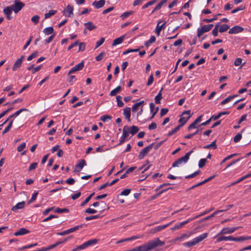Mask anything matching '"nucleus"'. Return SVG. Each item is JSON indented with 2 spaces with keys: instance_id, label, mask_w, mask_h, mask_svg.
Instances as JSON below:
<instances>
[{
  "instance_id": "obj_63",
  "label": "nucleus",
  "mask_w": 251,
  "mask_h": 251,
  "mask_svg": "<svg viewBox=\"0 0 251 251\" xmlns=\"http://www.w3.org/2000/svg\"><path fill=\"white\" fill-rule=\"evenodd\" d=\"M168 112V109L166 108H163L161 109L160 116L163 117Z\"/></svg>"
},
{
  "instance_id": "obj_1",
  "label": "nucleus",
  "mask_w": 251,
  "mask_h": 251,
  "mask_svg": "<svg viewBox=\"0 0 251 251\" xmlns=\"http://www.w3.org/2000/svg\"><path fill=\"white\" fill-rule=\"evenodd\" d=\"M164 245V241H161L158 238H156L142 245L134 248V250L135 251H151L158 247H162Z\"/></svg>"
},
{
  "instance_id": "obj_41",
  "label": "nucleus",
  "mask_w": 251,
  "mask_h": 251,
  "mask_svg": "<svg viewBox=\"0 0 251 251\" xmlns=\"http://www.w3.org/2000/svg\"><path fill=\"white\" fill-rule=\"evenodd\" d=\"M234 98V96H229L225 100H224L221 102V105H223L226 103L229 102L231 100Z\"/></svg>"
},
{
  "instance_id": "obj_18",
  "label": "nucleus",
  "mask_w": 251,
  "mask_h": 251,
  "mask_svg": "<svg viewBox=\"0 0 251 251\" xmlns=\"http://www.w3.org/2000/svg\"><path fill=\"white\" fill-rule=\"evenodd\" d=\"M30 232L29 230L25 228H21L19 230L17 231V236L23 235Z\"/></svg>"
},
{
  "instance_id": "obj_51",
  "label": "nucleus",
  "mask_w": 251,
  "mask_h": 251,
  "mask_svg": "<svg viewBox=\"0 0 251 251\" xmlns=\"http://www.w3.org/2000/svg\"><path fill=\"white\" fill-rule=\"evenodd\" d=\"M40 17L38 15H35L33 16L31 18V21L34 23V24H37L39 23Z\"/></svg>"
},
{
  "instance_id": "obj_12",
  "label": "nucleus",
  "mask_w": 251,
  "mask_h": 251,
  "mask_svg": "<svg viewBox=\"0 0 251 251\" xmlns=\"http://www.w3.org/2000/svg\"><path fill=\"white\" fill-rule=\"evenodd\" d=\"M171 223H172V222H171V223H170L169 224H167L166 225H162V226H156L155 227H154L153 228H152L150 230V233H151V234H154L155 233H156L157 232L160 231L161 230H162V229L166 228L167 227H168Z\"/></svg>"
},
{
  "instance_id": "obj_55",
  "label": "nucleus",
  "mask_w": 251,
  "mask_h": 251,
  "mask_svg": "<svg viewBox=\"0 0 251 251\" xmlns=\"http://www.w3.org/2000/svg\"><path fill=\"white\" fill-rule=\"evenodd\" d=\"M150 107L151 109V112L152 113V116L150 118V119H152L154 118L155 115H154V113L153 112V109L155 108V105L153 102H151L150 104Z\"/></svg>"
},
{
  "instance_id": "obj_31",
  "label": "nucleus",
  "mask_w": 251,
  "mask_h": 251,
  "mask_svg": "<svg viewBox=\"0 0 251 251\" xmlns=\"http://www.w3.org/2000/svg\"><path fill=\"white\" fill-rule=\"evenodd\" d=\"M139 129L137 126H132L130 127L129 133L133 135L136 134L139 131Z\"/></svg>"
},
{
  "instance_id": "obj_6",
  "label": "nucleus",
  "mask_w": 251,
  "mask_h": 251,
  "mask_svg": "<svg viewBox=\"0 0 251 251\" xmlns=\"http://www.w3.org/2000/svg\"><path fill=\"white\" fill-rule=\"evenodd\" d=\"M213 27V24H209L204 25L201 27V28H199L197 31L198 37H200L204 33L210 31Z\"/></svg>"
},
{
  "instance_id": "obj_7",
  "label": "nucleus",
  "mask_w": 251,
  "mask_h": 251,
  "mask_svg": "<svg viewBox=\"0 0 251 251\" xmlns=\"http://www.w3.org/2000/svg\"><path fill=\"white\" fill-rule=\"evenodd\" d=\"M154 143H152L150 145L148 146L146 148H144L140 152L138 155V158L140 159H143L145 155L150 151L152 148Z\"/></svg>"
},
{
  "instance_id": "obj_17",
  "label": "nucleus",
  "mask_w": 251,
  "mask_h": 251,
  "mask_svg": "<svg viewBox=\"0 0 251 251\" xmlns=\"http://www.w3.org/2000/svg\"><path fill=\"white\" fill-rule=\"evenodd\" d=\"M73 10H74V7L73 6H70L68 5L63 10V12L64 13V15H65V12H68L69 14L67 15V17H71V15L73 14ZM65 16H67L66 15H65Z\"/></svg>"
},
{
  "instance_id": "obj_25",
  "label": "nucleus",
  "mask_w": 251,
  "mask_h": 251,
  "mask_svg": "<svg viewBox=\"0 0 251 251\" xmlns=\"http://www.w3.org/2000/svg\"><path fill=\"white\" fill-rule=\"evenodd\" d=\"M122 90V87L120 86H118L114 89L112 90L110 93V95L111 96H114L116 95L117 94L119 93Z\"/></svg>"
},
{
  "instance_id": "obj_5",
  "label": "nucleus",
  "mask_w": 251,
  "mask_h": 251,
  "mask_svg": "<svg viewBox=\"0 0 251 251\" xmlns=\"http://www.w3.org/2000/svg\"><path fill=\"white\" fill-rule=\"evenodd\" d=\"M13 11L16 13V0L14 1L13 4L11 6L5 7L3 10V12L8 20H11L12 19L11 15Z\"/></svg>"
},
{
  "instance_id": "obj_48",
  "label": "nucleus",
  "mask_w": 251,
  "mask_h": 251,
  "mask_svg": "<svg viewBox=\"0 0 251 251\" xmlns=\"http://www.w3.org/2000/svg\"><path fill=\"white\" fill-rule=\"evenodd\" d=\"M198 123L195 121L194 122H193L191 124H190L188 127V130L189 131L190 129L192 128H197L199 126H197ZM199 126H200L199 125Z\"/></svg>"
},
{
  "instance_id": "obj_38",
  "label": "nucleus",
  "mask_w": 251,
  "mask_h": 251,
  "mask_svg": "<svg viewBox=\"0 0 251 251\" xmlns=\"http://www.w3.org/2000/svg\"><path fill=\"white\" fill-rule=\"evenodd\" d=\"M121 99H122V97H121L120 96H116V100L117 102V105L119 107H123L124 104L123 102L121 100Z\"/></svg>"
},
{
  "instance_id": "obj_9",
  "label": "nucleus",
  "mask_w": 251,
  "mask_h": 251,
  "mask_svg": "<svg viewBox=\"0 0 251 251\" xmlns=\"http://www.w3.org/2000/svg\"><path fill=\"white\" fill-rule=\"evenodd\" d=\"M84 66V62L82 61L77 65H75V67L72 68L71 70L68 72V75H70L71 74L80 70H81Z\"/></svg>"
},
{
  "instance_id": "obj_56",
  "label": "nucleus",
  "mask_w": 251,
  "mask_h": 251,
  "mask_svg": "<svg viewBox=\"0 0 251 251\" xmlns=\"http://www.w3.org/2000/svg\"><path fill=\"white\" fill-rule=\"evenodd\" d=\"M38 54V51H36L33 52L30 55H29L27 57V60L28 61H30V60H32L33 58H35L37 56Z\"/></svg>"
},
{
  "instance_id": "obj_21",
  "label": "nucleus",
  "mask_w": 251,
  "mask_h": 251,
  "mask_svg": "<svg viewBox=\"0 0 251 251\" xmlns=\"http://www.w3.org/2000/svg\"><path fill=\"white\" fill-rule=\"evenodd\" d=\"M163 90V88L162 87L159 92L157 94V96L155 97V102L157 104H159L160 103V100L162 99V91Z\"/></svg>"
},
{
  "instance_id": "obj_23",
  "label": "nucleus",
  "mask_w": 251,
  "mask_h": 251,
  "mask_svg": "<svg viewBox=\"0 0 251 251\" xmlns=\"http://www.w3.org/2000/svg\"><path fill=\"white\" fill-rule=\"evenodd\" d=\"M222 241H232V236H222L218 237L217 239V242H220Z\"/></svg>"
},
{
  "instance_id": "obj_53",
  "label": "nucleus",
  "mask_w": 251,
  "mask_h": 251,
  "mask_svg": "<svg viewBox=\"0 0 251 251\" xmlns=\"http://www.w3.org/2000/svg\"><path fill=\"white\" fill-rule=\"evenodd\" d=\"M130 108L129 107H126L124 109L123 114L125 116H128V115H130Z\"/></svg>"
},
{
  "instance_id": "obj_49",
  "label": "nucleus",
  "mask_w": 251,
  "mask_h": 251,
  "mask_svg": "<svg viewBox=\"0 0 251 251\" xmlns=\"http://www.w3.org/2000/svg\"><path fill=\"white\" fill-rule=\"evenodd\" d=\"M180 126H177L174 129H173L172 130H171L170 132H169L168 133V135L169 136H172L173 135V134H174L180 128Z\"/></svg>"
},
{
  "instance_id": "obj_52",
  "label": "nucleus",
  "mask_w": 251,
  "mask_h": 251,
  "mask_svg": "<svg viewBox=\"0 0 251 251\" xmlns=\"http://www.w3.org/2000/svg\"><path fill=\"white\" fill-rule=\"evenodd\" d=\"M25 146L26 143L25 142H23L17 147V150L19 152H21L25 148Z\"/></svg>"
},
{
  "instance_id": "obj_42",
  "label": "nucleus",
  "mask_w": 251,
  "mask_h": 251,
  "mask_svg": "<svg viewBox=\"0 0 251 251\" xmlns=\"http://www.w3.org/2000/svg\"><path fill=\"white\" fill-rule=\"evenodd\" d=\"M157 1V0H152L147 3H146L145 5H144L142 7V9H146L147 7H148L149 6H151L153 5Z\"/></svg>"
},
{
  "instance_id": "obj_15",
  "label": "nucleus",
  "mask_w": 251,
  "mask_h": 251,
  "mask_svg": "<svg viewBox=\"0 0 251 251\" xmlns=\"http://www.w3.org/2000/svg\"><path fill=\"white\" fill-rule=\"evenodd\" d=\"M192 152H193V151L191 150L190 151H189V152L186 153L184 156L181 157V158H179V160H180V161L182 162H182H184V163L187 162V161L189 160V157Z\"/></svg>"
},
{
  "instance_id": "obj_8",
  "label": "nucleus",
  "mask_w": 251,
  "mask_h": 251,
  "mask_svg": "<svg viewBox=\"0 0 251 251\" xmlns=\"http://www.w3.org/2000/svg\"><path fill=\"white\" fill-rule=\"evenodd\" d=\"M86 165V162L84 159H80L78 161V163L75 165V170L74 172H79Z\"/></svg>"
},
{
  "instance_id": "obj_20",
  "label": "nucleus",
  "mask_w": 251,
  "mask_h": 251,
  "mask_svg": "<svg viewBox=\"0 0 251 251\" xmlns=\"http://www.w3.org/2000/svg\"><path fill=\"white\" fill-rule=\"evenodd\" d=\"M230 112L229 111L221 112L218 113L217 115H212V118H213V120L215 121L220 118L222 115H227Z\"/></svg>"
},
{
  "instance_id": "obj_39",
  "label": "nucleus",
  "mask_w": 251,
  "mask_h": 251,
  "mask_svg": "<svg viewBox=\"0 0 251 251\" xmlns=\"http://www.w3.org/2000/svg\"><path fill=\"white\" fill-rule=\"evenodd\" d=\"M56 12V10H50L48 13H47L45 14V18L48 19L50 17L55 15Z\"/></svg>"
},
{
  "instance_id": "obj_30",
  "label": "nucleus",
  "mask_w": 251,
  "mask_h": 251,
  "mask_svg": "<svg viewBox=\"0 0 251 251\" xmlns=\"http://www.w3.org/2000/svg\"><path fill=\"white\" fill-rule=\"evenodd\" d=\"M95 193H93L91 194L81 204V206H84L85 204H86L91 200L92 197L94 195Z\"/></svg>"
},
{
  "instance_id": "obj_11",
  "label": "nucleus",
  "mask_w": 251,
  "mask_h": 251,
  "mask_svg": "<svg viewBox=\"0 0 251 251\" xmlns=\"http://www.w3.org/2000/svg\"><path fill=\"white\" fill-rule=\"evenodd\" d=\"M238 227H226L223 228L219 234H230L234 232L235 230L238 229Z\"/></svg>"
},
{
  "instance_id": "obj_10",
  "label": "nucleus",
  "mask_w": 251,
  "mask_h": 251,
  "mask_svg": "<svg viewBox=\"0 0 251 251\" xmlns=\"http://www.w3.org/2000/svg\"><path fill=\"white\" fill-rule=\"evenodd\" d=\"M244 28L239 25H235L231 28L228 31V33L230 34H237L243 31Z\"/></svg>"
},
{
  "instance_id": "obj_4",
  "label": "nucleus",
  "mask_w": 251,
  "mask_h": 251,
  "mask_svg": "<svg viewBox=\"0 0 251 251\" xmlns=\"http://www.w3.org/2000/svg\"><path fill=\"white\" fill-rule=\"evenodd\" d=\"M29 110L26 108H22L17 111V117H18V119L20 120H27L29 117Z\"/></svg>"
},
{
  "instance_id": "obj_24",
  "label": "nucleus",
  "mask_w": 251,
  "mask_h": 251,
  "mask_svg": "<svg viewBox=\"0 0 251 251\" xmlns=\"http://www.w3.org/2000/svg\"><path fill=\"white\" fill-rule=\"evenodd\" d=\"M84 225L82 224V225H78V226H75L72 228H71L70 229H67L68 230V232L69 233V234L72 233V232H75V231H76L77 230L80 229V228H82L83 226H84Z\"/></svg>"
},
{
  "instance_id": "obj_26",
  "label": "nucleus",
  "mask_w": 251,
  "mask_h": 251,
  "mask_svg": "<svg viewBox=\"0 0 251 251\" xmlns=\"http://www.w3.org/2000/svg\"><path fill=\"white\" fill-rule=\"evenodd\" d=\"M161 23V22H159L156 27V33L158 35H159L160 31L162 30V29L164 28L165 25L166 24V23L165 22L163 23L162 25H159V24Z\"/></svg>"
},
{
  "instance_id": "obj_19",
  "label": "nucleus",
  "mask_w": 251,
  "mask_h": 251,
  "mask_svg": "<svg viewBox=\"0 0 251 251\" xmlns=\"http://www.w3.org/2000/svg\"><path fill=\"white\" fill-rule=\"evenodd\" d=\"M191 235L190 233H186L181 234L179 237H177L176 238V241H182L184 239L188 238Z\"/></svg>"
},
{
  "instance_id": "obj_28",
  "label": "nucleus",
  "mask_w": 251,
  "mask_h": 251,
  "mask_svg": "<svg viewBox=\"0 0 251 251\" xmlns=\"http://www.w3.org/2000/svg\"><path fill=\"white\" fill-rule=\"evenodd\" d=\"M53 30H54L52 26H50V27L45 28L43 30V32L46 35H50L53 33Z\"/></svg>"
},
{
  "instance_id": "obj_64",
  "label": "nucleus",
  "mask_w": 251,
  "mask_h": 251,
  "mask_svg": "<svg viewBox=\"0 0 251 251\" xmlns=\"http://www.w3.org/2000/svg\"><path fill=\"white\" fill-rule=\"evenodd\" d=\"M105 54V53L104 52H101L99 55L96 57V60L97 61H100L102 59L103 56Z\"/></svg>"
},
{
  "instance_id": "obj_35",
  "label": "nucleus",
  "mask_w": 251,
  "mask_h": 251,
  "mask_svg": "<svg viewBox=\"0 0 251 251\" xmlns=\"http://www.w3.org/2000/svg\"><path fill=\"white\" fill-rule=\"evenodd\" d=\"M216 140L214 141L210 144H209V145L204 146L203 148L204 149H209L210 148H213L214 149H217V147L216 144Z\"/></svg>"
},
{
  "instance_id": "obj_45",
  "label": "nucleus",
  "mask_w": 251,
  "mask_h": 251,
  "mask_svg": "<svg viewBox=\"0 0 251 251\" xmlns=\"http://www.w3.org/2000/svg\"><path fill=\"white\" fill-rule=\"evenodd\" d=\"M237 155V153H234V154H230V155L227 156V157H226L225 158H224L223 160V161L221 163V165L223 164L224 163L226 162L227 160L232 158V157L236 156Z\"/></svg>"
},
{
  "instance_id": "obj_3",
  "label": "nucleus",
  "mask_w": 251,
  "mask_h": 251,
  "mask_svg": "<svg viewBox=\"0 0 251 251\" xmlns=\"http://www.w3.org/2000/svg\"><path fill=\"white\" fill-rule=\"evenodd\" d=\"M97 241H98L97 239H92V240H89V241L84 243L82 245L78 246L76 248L73 249L72 250V251H78L85 249V248H86L87 247H88L89 246H91L92 245H93L96 244Z\"/></svg>"
},
{
  "instance_id": "obj_47",
  "label": "nucleus",
  "mask_w": 251,
  "mask_h": 251,
  "mask_svg": "<svg viewBox=\"0 0 251 251\" xmlns=\"http://www.w3.org/2000/svg\"><path fill=\"white\" fill-rule=\"evenodd\" d=\"M242 138V134L241 133H238L236 134L235 136L233 138V141L235 143L238 142Z\"/></svg>"
},
{
  "instance_id": "obj_13",
  "label": "nucleus",
  "mask_w": 251,
  "mask_h": 251,
  "mask_svg": "<svg viewBox=\"0 0 251 251\" xmlns=\"http://www.w3.org/2000/svg\"><path fill=\"white\" fill-rule=\"evenodd\" d=\"M105 4L104 0H100L99 1H94L92 3V5L94 6L95 8L99 9L102 7Z\"/></svg>"
},
{
  "instance_id": "obj_40",
  "label": "nucleus",
  "mask_w": 251,
  "mask_h": 251,
  "mask_svg": "<svg viewBox=\"0 0 251 251\" xmlns=\"http://www.w3.org/2000/svg\"><path fill=\"white\" fill-rule=\"evenodd\" d=\"M38 192H36L33 194L30 200L28 201L27 204H29L34 201L37 199Z\"/></svg>"
},
{
  "instance_id": "obj_60",
  "label": "nucleus",
  "mask_w": 251,
  "mask_h": 251,
  "mask_svg": "<svg viewBox=\"0 0 251 251\" xmlns=\"http://www.w3.org/2000/svg\"><path fill=\"white\" fill-rule=\"evenodd\" d=\"M131 189H126L124 190L121 192L120 195H124V196H127L130 192Z\"/></svg>"
},
{
  "instance_id": "obj_36",
  "label": "nucleus",
  "mask_w": 251,
  "mask_h": 251,
  "mask_svg": "<svg viewBox=\"0 0 251 251\" xmlns=\"http://www.w3.org/2000/svg\"><path fill=\"white\" fill-rule=\"evenodd\" d=\"M127 129L128 127L126 126H125L123 129L122 136L124 137V138H126L129 135V132L127 131Z\"/></svg>"
},
{
  "instance_id": "obj_2",
  "label": "nucleus",
  "mask_w": 251,
  "mask_h": 251,
  "mask_svg": "<svg viewBox=\"0 0 251 251\" xmlns=\"http://www.w3.org/2000/svg\"><path fill=\"white\" fill-rule=\"evenodd\" d=\"M207 235L208 234L207 233H204L194 238L192 241L184 243L183 245L185 247H191L203 240L207 237Z\"/></svg>"
},
{
  "instance_id": "obj_54",
  "label": "nucleus",
  "mask_w": 251,
  "mask_h": 251,
  "mask_svg": "<svg viewBox=\"0 0 251 251\" xmlns=\"http://www.w3.org/2000/svg\"><path fill=\"white\" fill-rule=\"evenodd\" d=\"M111 118H112L111 116H109V115H104L101 116L100 119L102 122H105L108 120H111Z\"/></svg>"
},
{
  "instance_id": "obj_27",
  "label": "nucleus",
  "mask_w": 251,
  "mask_h": 251,
  "mask_svg": "<svg viewBox=\"0 0 251 251\" xmlns=\"http://www.w3.org/2000/svg\"><path fill=\"white\" fill-rule=\"evenodd\" d=\"M25 4L19 0H17V13L20 11L24 6Z\"/></svg>"
},
{
  "instance_id": "obj_44",
  "label": "nucleus",
  "mask_w": 251,
  "mask_h": 251,
  "mask_svg": "<svg viewBox=\"0 0 251 251\" xmlns=\"http://www.w3.org/2000/svg\"><path fill=\"white\" fill-rule=\"evenodd\" d=\"M55 212L56 213H62L63 212L68 213L69 212V210L68 208H60L58 207L55 209Z\"/></svg>"
},
{
  "instance_id": "obj_37",
  "label": "nucleus",
  "mask_w": 251,
  "mask_h": 251,
  "mask_svg": "<svg viewBox=\"0 0 251 251\" xmlns=\"http://www.w3.org/2000/svg\"><path fill=\"white\" fill-rule=\"evenodd\" d=\"M133 13V11H129L124 12L121 16V18L124 20L126 19V18L128 17L130 15H132Z\"/></svg>"
},
{
  "instance_id": "obj_33",
  "label": "nucleus",
  "mask_w": 251,
  "mask_h": 251,
  "mask_svg": "<svg viewBox=\"0 0 251 251\" xmlns=\"http://www.w3.org/2000/svg\"><path fill=\"white\" fill-rule=\"evenodd\" d=\"M229 28V26L226 24H224L221 26L219 29V31L221 33L224 32L227 30Z\"/></svg>"
},
{
  "instance_id": "obj_50",
  "label": "nucleus",
  "mask_w": 251,
  "mask_h": 251,
  "mask_svg": "<svg viewBox=\"0 0 251 251\" xmlns=\"http://www.w3.org/2000/svg\"><path fill=\"white\" fill-rule=\"evenodd\" d=\"M245 8V6L241 5L239 7L236 8V9H233L231 11V13L232 14L235 13L239 11H241L244 10Z\"/></svg>"
},
{
  "instance_id": "obj_14",
  "label": "nucleus",
  "mask_w": 251,
  "mask_h": 251,
  "mask_svg": "<svg viewBox=\"0 0 251 251\" xmlns=\"http://www.w3.org/2000/svg\"><path fill=\"white\" fill-rule=\"evenodd\" d=\"M192 152H193V151L191 150L190 151H189V152L186 153L184 156L181 157V158H179V160H180V161L182 162H182H184V163L187 162V161L189 160V157Z\"/></svg>"
},
{
  "instance_id": "obj_46",
  "label": "nucleus",
  "mask_w": 251,
  "mask_h": 251,
  "mask_svg": "<svg viewBox=\"0 0 251 251\" xmlns=\"http://www.w3.org/2000/svg\"><path fill=\"white\" fill-rule=\"evenodd\" d=\"M206 162L207 160L206 158L201 159L199 162V167L200 168L203 167L205 165Z\"/></svg>"
},
{
  "instance_id": "obj_58",
  "label": "nucleus",
  "mask_w": 251,
  "mask_h": 251,
  "mask_svg": "<svg viewBox=\"0 0 251 251\" xmlns=\"http://www.w3.org/2000/svg\"><path fill=\"white\" fill-rule=\"evenodd\" d=\"M37 166H38V163H36V162L32 163L28 168V171H31L32 170L36 169L37 168Z\"/></svg>"
},
{
  "instance_id": "obj_16",
  "label": "nucleus",
  "mask_w": 251,
  "mask_h": 251,
  "mask_svg": "<svg viewBox=\"0 0 251 251\" xmlns=\"http://www.w3.org/2000/svg\"><path fill=\"white\" fill-rule=\"evenodd\" d=\"M125 35H123L114 40L112 44V46H115L122 43L125 39Z\"/></svg>"
},
{
  "instance_id": "obj_22",
  "label": "nucleus",
  "mask_w": 251,
  "mask_h": 251,
  "mask_svg": "<svg viewBox=\"0 0 251 251\" xmlns=\"http://www.w3.org/2000/svg\"><path fill=\"white\" fill-rule=\"evenodd\" d=\"M84 25L86 26V29L90 31H91L96 28V26L93 25L92 22H88L84 24Z\"/></svg>"
},
{
  "instance_id": "obj_57",
  "label": "nucleus",
  "mask_w": 251,
  "mask_h": 251,
  "mask_svg": "<svg viewBox=\"0 0 251 251\" xmlns=\"http://www.w3.org/2000/svg\"><path fill=\"white\" fill-rule=\"evenodd\" d=\"M100 217V216L99 215H93V216H90L86 217L85 218V220L86 221H90V220H94V219L99 218Z\"/></svg>"
},
{
  "instance_id": "obj_29",
  "label": "nucleus",
  "mask_w": 251,
  "mask_h": 251,
  "mask_svg": "<svg viewBox=\"0 0 251 251\" xmlns=\"http://www.w3.org/2000/svg\"><path fill=\"white\" fill-rule=\"evenodd\" d=\"M189 119H188V118H186L184 117H180L178 121L179 123H180V125L178 126H180V127H181L185 124V123Z\"/></svg>"
},
{
  "instance_id": "obj_34",
  "label": "nucleus",
  "mask_w": 251,
  "mask_h": 251,
  "mask_svg": "<svg viewBox=\"0 0 251 251\" xmlns=\"http://www.w3.org/2000/svg\"><path fill=\"white\" fill-rule=\"evenodd\" d=\"M246 240V237L244 236H239L234 237L232 236V241L235 242H242Z\"/></svg>"
},
{
  "instance_id": "obj_59",
  "label": "nucleus",
  "mask_w": 251,
  "mask_h": 251,
  "mask_svg": "<svg viewBox=\"0 0 251 251\" xmlns=\"http://www.w3.org/2000/svg\"><path fill=\"white\" fill-rule=\"evenodd\" d=\"M97 212V210L94 209H92L91 208H88L85 210V213L88 214H95Z\"/></svg>"
},
{
  "instance_id": "obj_62",
  "label": "nucleus",
  "mask_w": 251,
  "mask_h": 251,
  "mask_svg": "<svg viewBox=\"0 0 251 251\" xmlns=\"http://www.w3.org/2000/svg\"><path fill=\"white\" fill-rule=\"evenodd\" d=\"M55 247H54V245L52 244V245H51L49 246L48 247L42 248L40 249V251H47L52 249H53Z\"/></svg>"
},
{
  "instance_id": "obj_32",
  "label": "nucleus",
  "mask_w": 251,
  "mask_h": 251,
  "mask_svg": "<svg viewBox=\"0 0 251 251\" xmlns=\"http://www.w3.org/2000/svg\"><path fill=\"white\" fill-rule=\"evenodd\" d=\"M219 26H220V23H218L215 25V27L214 28V29H213V30L212 31V33L214 37H216L218 36V31H219L218 28H219Z\"/></svg>"
},
{
  "instance_id": "obj_43",
  "label": "nucleus",
  "mask_w": 251,
  "mask_h": 251,
  "mask_svg": "<svg viewBox=\"0 0 251 251\" xmlns=\"http://www.w3.org/2000/svg\"><path fill=\"white\" fill-rule=\"evenodd\" d=\"M202 129H197L196 130V131L194 133H191V134H188L187 135H185L184 136V138H186V139H191L192 138L194 135H195L196 134H198V133H199L200 131H201V130Z\"/></svg>"
},
{
  "instance_id": "obj_61",
  "label": "nucleus",
  "mask_w": 251,
  "mask_h": 251,
  "mask_svg": "<svg viewBox=\"0 0 251 251\" xmlns=\"http://www.w3.org/2000/svg\"><path fill=\"white\" fill-rule=\"evenodd\" d=\"M104 42V38H103V37L101 38L100 39V40H99L97 42L96 48H97L99 47H100V46H101L103 43Z\"/></svg>"
}]
</instances>
